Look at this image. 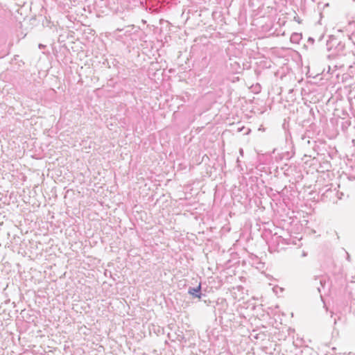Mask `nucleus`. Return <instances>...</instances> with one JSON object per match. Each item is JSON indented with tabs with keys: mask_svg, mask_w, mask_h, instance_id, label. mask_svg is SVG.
<instances>
[{
	"mask_svg": "<svg viewBox=\"0 0 355 355\" xmlns=\"http://www.w3.org/2000/svg\"><path fill=\"white\" fill-rule=\"evenodd\" d=\"M200 291H201V284H199L196 288H190L189 290V293L192 295H195L198 299H200L201 298Z\"/></svg>",
	"mask_w": 355,
	"mask_h": 355,
	"instance_id": "nucleus-1",
	"label": "nucleus"
}]
</instances>
